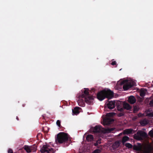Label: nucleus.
Segmentation results:
<instances>
[{"label": "nucleus", "mask_w": 153, "mask_h": 153, "mask_svg": "<svg viewBox=\"0 0 153 153\" xmlns=\"http://www.w3.org/2000/svg\"><path fill=\"white\" fill-rule=\"evenodd\" d=\"M114 97V93L111 90H103L97 94V98L100 101H102L106 98L108 99H111Z\"/></svg>", "instance_id": "f257e3e1"}, {"label": "nucleus", "mask_w": 153, "mask_h": 153, "mask_svg": "<svg viewBox=\"0 0 153 153\" xmlns=\"http://www.w3.org/2000/svg\"><path fill=\"white\" fill-rule=\"evenodd\" d=\"M84 90L82 94H80L79 97L81 98H84L85 102L90 105L92 104L94 97L92 96H90L88 92L89 89L88 88H84Z\"/></svg>", "instance_id": "f03ea898"}, {"label": "nucleus", "mask_w": 153, "mask_h": 153, "mask_svg": "<svg viewBox=\"0 0 153 153\" xmlns=\"http://www.w3.org/2000/svg\"><path fill=\"white\" fill-rule=\"evenodd\" d=\"M68 140L67 134L63 132H61L57 134V137L55 138V142L56 143L59 144L66 143L67 146H68L69 144L67 143Z\"/></svg>", "instance_id": "7ed1b4c3"}, {"label": "nucleus", "mask_w": 153, "mask_h": 153, "mask_svg": "<svg viewBox=\"0 0 153 153\" xmlns=\"http://www.w3.org/2000/svg\"><path fill=\"white\" fill-rule=\"evenodd\" d=\"M135 84L134 82L132 81H128L126 80L122 81L121 82L120 85H123V89L124 90L126 91L133 87Z\"/></svg>", "instance_id": "20e7f679"}, {"label": "nucleus", "mask_w": 153, "mask_h": 153, "mask_svg": "<svg viewBox=\"0 0 153 153\" xmlns=\"http://www.w3.org/2000/svg\"><path fill=\"white\" fill-rule=\"evenodd\" d=\"M147 134L143 131H139L137 132L136 134L134 135V138L139 140H142L143 138L146 137H147Z\"/></svg>", "instance_id": "39448f33"}, {"label": "nucleus", "mask_w": 153, "mask_h": 153, "mask_svg": "<svg viewBox=\"0 0 153 153\" xmlns=\"http://www.w3.org/2000/svg\"><path fill=\"white\" fill-rule=\"evenodd\" d=\"M42 153L46 152L47 153H54L55 152L54 149L50 148V146L48 145H44L40 149Z\"/></svg>", "instance_id": "423d86ee"}, {"label": "nucleus", "mask_w": 153, "mask_h": 153, "mask_svg": "<svg viewBox=\"0 0 153 153\" xmlns=\"http://www.w3.org/2000/svg\"><path fill=\"white\" fill-rule=\"evenodd\" d=\"M104 106L105 111H108V109L109 110H111L115 107V102L112 101H109L107 104H105Z\"/></svg>", "instance_id": "0eeeda50"}, {"label": "nucleus", "mask_w": 153, "mask_h": 153, "mask_svg": "<svg viewBox=\"0 0 153 153\" xmlns=\"http://www.w3.org/2000/svg\"><path fill=\"white\" fill-rule=\"evenodd\" d=\"M92 130L95 133H102L103 132V128L100 125H97L92 128Z\"/></svg>", "instance_id": "6e6552de"}, {"label": "nucleus", "mask_w": 153, "mask_h": 153, "mask_svg": "<svg viewBox=\"0 0 153 153\" xmlns=\"http://www.w3.org/2000/svg\"><path fill=\"white\" fill-rule=\"evenodd\" d=\"M133 148L134 150L139 152L142 149V146L140 143H137V145H133Z\"/></svg>", "instance_id": "1a4fd4ad"}, {"label": "nucleus", "mask_w": 153, "mask_h": 153, "mask_svg": "<svg viewBox=\"0 0 153 153\" xmlns=\"http://www.w3.org/2000/svg\"><path fill=\"white\" fill-rule=\"evenodd\" d=\"M128 101L131 104H133L136 102V99L133 96H131L129 97Z\"/></svg>", "instance_id": "9d476101"}, {"label": "nucleus", "mask_w": 153, "mask_h": 153, "mask_svg": "<svg viewBox=\"0 0 153 153\" xmlns=\"http://www.w3.org/2000/svg\"><path fill=\"white\" fill-rule=\"evenodd\" d=\"M152 150V148L151 146H146L144 148V153H150Z\"/></svg>", "instance_id": "9b49d317"}, {"label": "nucleus", "mask_w": 153, "mask_h": 153, "mask_svg": "<svg viewBox=\"0 0 153 153\" xmlns=\"http://www.w3.org/2000/svg\"><path fill=\"white\" fill-rule=\"evenodd\" d=\"M81 109V108L78 107H76L72 109V113L74 114L77 115L79 113V110Z\"/></svg>", "instance_id": "f8f14e48"}, {"label": "nucleus", "mask_w": 153, "mask_h": 153, "mask_svg": "<svg viewBox=\"0 0 153 153\" xmlns=\"http://www.w3.org/2000/svg\"><path fill=\"white\" fill-rule=\"evenodd\" d=\"M83 99H81L79 100L77 102L78 105L81 107H84L85 106V103Z\"/></svg>", "instance_id": "ddd939ff"}, {"label": "nucleus", "mask_w": 153, "mask_h": 153, "mask_svg": "<svg viewBox=\"0 0 153 153\" xmlns=\"http://www.w3.org/2000/svg\"><path fill=\"white\" fill-rule=\"evenodd\" d=\"M94 137L91 134H88L86 137V139L88 142H91L93 140Z\"/></svg>", "instance_id": "4468645a"}, {"label": "nucleus", "mask_w": 153, "mask_h": 153, "mask_svg": "<svg viewBox=\"0 0 153 153\" xmlns=\"http://www.w3.org/2000/svg\"><path fill=\"white\" fill-rule=\"evenodd\" d=\"M123 105L124 109H126L127 110H129L131 108V106L127 103H124Z\"/></svg>", "instance_id": "2eb2a0df"}, {"label": "nucleus", "mask_w": 153, "mask_h": 153, "mask_svg": "<svg viewBox=\"0 0 153 153\" xmlns=\"http://www.w3.org/2000/svg\"><path fill=\"white\" fill-rule=\"evenodd\" d=\"M23 148L27 152L30 153L31 152V151L30 150V146L27 145H25L23 147Z\"/></svg>", "instance_id": "dca6fc26"}, {"label": "nucleus", "mask_w": 153, "mask_h": 153, "mask_svg": "<svg viewBox=\"0 0 153 153\" xmlns=\"http://www.w3.org/2000/svg\"><path fill=\"white\" fill-rule=\"evenodd\" d=\"M117 108L118 111L121 112L123 111L124 110L123 105H117Z\"/></svg>", "instance_id": "f3484780"}, {"label": "nucleus", "mask_w": 153, "mask_h": 153, "mask_svg": "<svg viewBox=\"0 0 153 153\" xmlns=\"http://www.w3.org/2000/svg\"><path fill=\"white\" fill-rule=\"evenodd\" d=\"M129 139V138L127 136H124L122 139V143L123 145H124L125 144V143L128 141Z\"/></svg>", "instance_id": "a211bd4d"}, {"label": "nucleus", "mask_w": 153, "mask_h": 153, "mask_svg": "<svg viewBox=\"0 0 153 153\" xmlns=\"http://www.w3.org/2000/svg\"><path fill=\"white\" fill-rule=\"evenodd\" d=\"M30 150L31 151V152H35L36 150V146L35 145H33L30 146Z\"/></svg>", "instance_id": "6ab92c4d"}, {"label": "nucleus", "mask_w": 153, "mask_h": 153, "mask_svg": "<svg viewBox=\"0 0 153 153\" xmlns=\"http://www.w3.org/2000/svg\"><path fill=\"white\" fill-rule=\"evenodd\" d=\"M140 123L142 126H144L147 124V121L145 119L140 121Z\"/></svg>", "instance_id": "aec40b11"}, {"label": "nucleus", "mask_w": 153, "mask_h": 153, "mask_svg": "<svg viewBox=\"0 0 153 153\" xmlns=\"http://www.w3.org/2000/svg\"><path fill=\"white\" fill-rule=\"evenodd\" d=\"M124 145L128 149L132 148L133 147V146L131 144L129 143H126Z\"/></svg>", "instance_id": "412c9836"}, {"label": "nucleus", "mask_w": 153, "mask_h": 153, "mask_svg": "<svg viewBox=\"0 0 153 153\" xmlns=\"http://www.w3.org/2000/svg\"><path fill=\"white\" fill-rule=\"evenodd\" d=\"M139 110V108L136 106H134L133 108V111L134 113H136Z\"/></svg>", "instance_id": "4be33fe9"}, {"label": "nucleus", "mask_w": 153, "mask_h": 153, "mask_svg": "<svg viewBox=\"0 0 153 153\" xmlns=\"http://www.w3.org/2000/svg\"><path fill=\"white\" fill-rule=\"evenodd\" d=\"M126 133L127 134H131L132 133L133 129H128L125 130Z\"/></svg>", "instance_id": "5701e85b"}, {"label": "nucleus", "mask_w": 153, "mask_h": 153, "mask_svg": "<svg viewBox=\"0 0 153 153\" xmlns=\"http://www.w3.org/2000/svg\"><path fill=\"white\" fill-rule=\"evenodd\" d=\"M145 95V92L143 90H141L140 93V95L141 97H143Z\"/></svg>", "instance_id": "b1692460"}, {"label": "nucleus", "mask_w": 153, "mask_h": 153, "mask_svg": "<svg viewBox=\"0 0 153 153\" xmlns=\"http://www.w3.org/2000/svg\"><path fill=\"white\" fill-rule=\"evenodd\" d=\"M149 134L151 137H153V129L151 130L149 133Z\"/></svg>", "instance_id": "393cba45"}, {"label": "nucleus", "mask_w": 153, "mask_h": 153, "mask_svg": "<svg viewBox=\"0 0 153 153\" xmlns=\"http://www.w3.org/2000/svg\"><path fill=\"white\" fill-rule=\"evenodd\" d=\"M61 122H60V121L59 120H58L57 121H56V125L59 127H60L61 126Z\"/></svg>", "instance_id": "a878e982"}, {"label": "nucleus", "mask_w": 153, "mask_h": 153, "mask_svg": "<svg viewBox=\"0 0 153 153\" xmlns=\"http://www.w3.org/2000/svg\"><path fill=\"white\" fill-rule=\"evenodd\" d=\"M100 151V149H97L95 150L93 153H99Z\"/></svg>", "instance_id": "bb28decb"}, {"label": "nucleus", "mask_w": 153, "mask_h": 153, "mask_svg": "<svg viewBox=\"0 0 153 153\" xmlns=\"http://www.w3.org/2000/svg\"><path fill=\"white\" fill-rule=\"evenodd\" d=\"M148 115L150 117H153V112L150 113L148 114Z\"/></svg>", "instance_id": "cd10ccee"}, {"label": "nucleus", "mask_w": 153, "mask_h": 153, "mask_svg": "<svg viewBox=\"0 0 153 153\" xmlns=\"http://www.w3.org/2000/svg\"><path fill=\"white\" fill-rule=\"evenodd\" d=\"M124 115V114L122 112V113H120L118 114V116L119 117H121L123 116Z\"/></svg>", "instance_id": "c85d7f7f"}, {"label": "nucleus", "mask_w": 153, "mask_h": 153, "mask_svg": "<svg viewBox=\"0 0 153 153\" xmlns=\"http://www.w3.org/2000/svg\"><path fill=\"white\" fill-rule=\"evenodd\" d=\"M149 105L151 106H153V99L150 101Z\"/></svg>", "instance_id": "c756f323"}, {"label": "nucleus", "mask_w": 153, "mask_h": 153, "mask_svg": "<svg viewBox=\"0 0 153 153\" xmlns=\"http://www.w3.org/2000/svg\"><path fill=\"white\" fill-rule=\"evenodd\" d=\"M114 129L113 128H108L107 129V131L109 132H110L113 131L114 130Z\"/></svg>", "instance_id": "7c9ffc66"}, {"label": "nucleus", "mask_w": 153, "mask_h": 153, "mask_svg": "<svg viewBox=\"0 0 153 153\" xmlns=\"http://www.w3.org/2000/svg\"><path fill=\"white\" fill-rule=\"evenodd\" d=\"M8 153H13V150L10 149H9L8 150Z\"/></svg>", "instance_id": "2f4dec72"}, {"label": "nucleus", "mask_w": 153, "mask_h": 153, "mask_svg": "<svg viewBox=\"0 0 153 153\" xmlns=\"http://www.w3.org/2000/svg\"><path fill=\"white\" fill-rule=\"evenodd\" d=\"M101 139L100 138L98 140H97L96 142H97L98 144H100L101 143Z\"/></svg>", "instance_id": "473e14b6"}, {"label": "nucleus", "mask_w": 153, "mask_h": 153, "mask_svg": "<svg viewBox=\"0 0 153 153\" xmlns=\"http://www.w3.org/2000/svg\"><path fill=\"white\" fill-rule=\"evenodd\" d=\"M111 65H116V62L115 61H112V63H111Z\"/></svg>", "instance_id": "72a5a7b5"}, {"label": "nucleus", "mask_w": 153, "mask_h": 153, "mask_svg": "<svg viewBox=\"0 0 153 153\" xmlns=\"http://www.w3.org/2000/svg\"><path fill=\"white\" fill-rule=\"evenodd\" d=\"M114 144L117 145V147H118L119 146V143L118 142H116L114 143Z\"/></svg>", "instance_id": "f704fd0d"}, {"label": "nucleus", "mask_w": 153, "mask_h": 153, "mask_svg": "<svg viewBox=\"0 0 153 153\" xmlns=\"http://www.w3.org/2000/svg\"><path fill=\"white\" fill-rule=\"evenodd\" d=\"M98 143L97 142H96L94 143V146H97L98 145Z\"/></svg>", "instance_id": "c9c22d12"}, {"label": "nucleus", "mask_w": 153, "mask_h": 153, "mask_svg": "<svg viewBox=\"0 0 153 153\" xmlns=\"http://www.w3.org/2000/svg\"><path fill=\"white\" fill-rule=\"evenodd\" d=\"M141 115H142L141 114V113H140L139 114H138V115L139 117H141Z\"/></svg>", "instance_id": "e433bc0d"}, {"label": "nucleus", "mask_w": 153, "mask_h": 153, "mask_svg": "<svg viewBox=\"0 0 153 153\" xmlns=\"http://www.w3.org/2000/svg\"><path fill=\"white\" fill-rule=\"evenodd\" d=\"M114 121V119H112L110 120V122H113Z\"/></svg>", "instance_id": "4c0bfd02"}, {"label": "nucleus", "mask_w": 153, "mask_h": 153, "mask_svg": "<svg viewBox=\"0 0 153 153\" xmlns=\"http://www.w3.org/2000/svg\"><path fill=\"white\" fill-rule=\"evenodd\" d=\"M16 119L17 120H19V118L17 116L16 117Z\"/></svg>", "instance_id": "58836bf2"}, {"label": "nucleus", "mask_w": 153, "mask_h": 153, "mask_svg": "<svg viewBox=\"0 0 153 153\" xmlns=\"http://www.w3.org/2000/svg\"><path fill=\"white\" fill-rule=\"evenodd\" d=\"M109 114H112V113H109Z\"/></svg>", "instance_id": "ea45409f"}]
</instances>
